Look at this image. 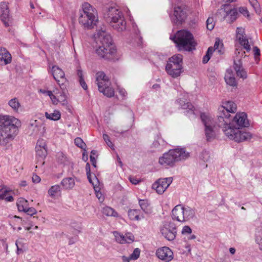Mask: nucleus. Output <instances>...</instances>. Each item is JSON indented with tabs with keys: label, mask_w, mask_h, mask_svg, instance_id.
Instances as JSON below:
<instances>
[{
	"label": "nucleus",
	"mask_w": 262,
	"mask_h": 262,
	"mask_svg": "<svg viewBox=\"0 0 262 262\" xmlns=\"http://www.w3.org/2000/svg\"><path fill=\"white\" fill-rule=\"evenodd\" d=\"M236 111V105L232 101L226 102L224 105L219 108V114L216 122V125L222 128L225 135L230 139L234 141H241L245 139V136H249L247 133L240 134L238 128H230V121L231 115L230 113H235Z\"/></svg>",
	"instance_id": "f257e3e1"
},
{
	"label": "nucleus",
	"mask_w": 262,
	"mask_h": 262,
	"mask_svg": "<svg viewBox=\"0 0 262 262\" xmlns=\"http://www.w3.org/2000/svg\"><path fill=\"white\" fill-rule=\"evenodd\" d=\"M96 43L95 52L101 58L105 60L114 59L116 49L113 43V40L110 34L106 32L105 27L103 26L97 31L94 35Z\"/></svg>",
	"instance_id": "f03ea898"
},
{
	"label": "nucleus",
	"mask_w": 262,
	"mask_h": 262,
	"mask_svg": "<svg viewBox=\"0 0 262 262\" xmlns=\"http://www.w3.org/2000/svg\"><path fill=\"white\" fill-rule=\"evenodd\" d=\"M20 126V121L15 117L0 115V145L7 148L17 135Z\"/></svg>",
	"instance_id": "7ed1b4c3"
},
{
	"label": "nucleus",
	"mask_w": 262,
	"mask_h": 262,
	"mask_svg": "<svg viewBox=\"0 0 262 262\" xmlns=\"http://www.w3.org/2000/svg\"><path fill=\"white\" fill-rule=\"evenodd\" d=\"M105 20L114 30L122 32L126 29V21L123 13L115 5H107L102 9Z\"/></svg>",
	"instance_id": "20e7f679"
},
{
	"label": "nucleus",
	"mask_w": 262,
	"mask_h": 262,
	"mask_svg": "<svg viewBox=\"0 0 262 262\" xmlns=\"http://www.w3.org/2000/svg\"><path fill=\"white\" fill-rule=\"evenodd\" d=\"M170 39L176 44L180 51L190 52L195 49L196 42L193 34L189 31L179 30L173 37H170Z\"/></svg>",
	"instance_id": "39448f33"
},
{
	"label": "nucleus",
	"mask_w": 262,
	"mask_h": 262,
	"mask_svg": "<svg viewBox=\"0 0 262 262\" xmlns=\"http://www.w3.org/2000/svg\"><path fill=\"white\" fill-rule=\"evenodd\" d=\"M189 157V153L184 148L170 149L159 158V163L164 167H172L177 162L185 160Z\"/></svg>",
	"instance_id": "423d86ee"
},
{
	"label": "nucleus",
	"mask_w": 262,
	"mask_h": 262,
	"mask_svg": "<svg viewBox=\"0 0 262 262\" xmlns=\"http://www.w3.org/2000/svg\"><path fill=\"white\" fill-rule=\"evenodd\" d=\"M95 13L96 10L92 5L88 3H83L79 11V23L85 28H93L98 20Z\"/></svg>",
	"instance_id": "0eeeda50"
},
{
	"label": "nucleus",
	"mask_w": 262,
	"mask_h": 262,
	"mask_svg": "<svg viewBox=\"0 0 262 262\" xmlns=\"http://www.w3.org/2000/svg\"><path fill=\"white\" fill-rule=\"evenodd\" d=\"M183 55L180 54L174 55L169 58L165 67L167 73L175 78L179 77L183 71Z\"/></svg>",
	"instance_id": "6e6552de"
},
{
	"label": "nucleus",
	"mask_w": 262,
	"mask_h": 262,
	"mask_svg": "<svg viewBox=\"0 0 262 262\" xmlns=\"http://www.w3.org/2000/svg\"><path fill=\"white\" fill-rule=\"evenodd\" d=\"M230 126V128H238L240 134H244V133H247L249 136H245V139H242L241 141H235L237 142H241L244 141L248 140L251 138V134L247 132H244L242 130L243 127H247L249 125V121L247 119V116L245 113H237L235 117L233 118L232 120L231 119L230 123H229Z\"/></svg>",
	"instance_id": "1a4fd4ad"
},
{
	"label": "nucleus",
	"mask_w": 262,
	"mask_h": 262,
	"mask_svg": "<svg viewBox=\"0 0 262 262\" xmlns=\"http://www.w3.org/2000/svg\"><path fill=\"white\" fill-rule=\"evenodd\" d=\"M96 75V81L99 92L107 97L114 96V90L110 86L109 79L106 76L104 73L103 72H98Z\"/></svg>",
	"instance_id": "9d476101"
},
{
	"label": "nucleus",
	"mask_w": 262,
	"mask_h": 262,
	"mask_svg": "<svg viewBox=\"0 0 262 262\" xmlns=\"http://www.w3.org/2000/svg\"><path fill=\"white\" fill-rule=\"evenodd\" d=\"M200 118L205 126V134L207 141H211L215 137L214 121L211 116L204 113L201 114Z\"/></svg>",
	"instance_id": "9b49d317"
},
{
	"label": "nucleus",
	"mask_w": 262,
	"mask_h": 262,
	"mask_svg": "<svg viewBox=\"0 0 262 262\" xmlns=\"http://www.w3.org/2000/svg\"><path fill=\"white\" fill-rule=\"evenodd\" d=\"M229 5L225 4L222 6V8L216 12V16L221 19L224 20L226 19L229 23H232L236 20L238 13L237 10L235 8L230 9L229 11L226 10V8L228 7Z\"/></svg>",
	"instance_id": "f8f14e48"
},
{
	"label": "nucleus",
	"mask_w": 262,
	"mask_h": 262,
	"mask_svg": "<svg viewBox=\"0 0 262 262\" xmlns=\"http://www.w3.org/2000/svg\"><path fill=\"white\" fill-rule=\"evenodd\" d=\"M160 232L165 239L169 241H173L177 233L176 225L173 222L166 223L161 227Z\"/></svg>",
	"instance_id": "ddd939ff"
},
{
	"label": "nucleus",
	"mask_w": 262,
	"mask_h": 262,
	"mask_svg": "<svg viewBox=\"0 0 262 262\" xmlns=\"http://www.w3.org/2000/svg\"><path fill=\"white\" fill-rule=\"evenodd\" d=\"M187 13L184 7H175L173 15L171 16L172 22L177 25H181L186 19Z\"/></svg>",
	"instance_id": "4468645a"
},
{
	"label": "nucleus",
	"mask_w": 262,
	"mask_h": 262,
	"mask_svg": "<svg viewBox=\"0 0 262 262\" xmlns=\"http://www.w3.org/2000/svg\"><path fill=\"white\" fill-rule=\"evenodd\" d=\"M172 178H161L157 180L152 185L153 189L160 194L164 193L172 182Z\"/></svg>",
	"instance_id": "2eb2a0df"
},
{
	"label": "nucleus",
	"mask_w": 262,
	"mask_h": 262,
	"mask_svg": "<svg viewBox=\"0 0 262 262\" xmlns=\"http://www.w3.org/2000/svg\"><path fill=\"white\" fill-rule=\"evenodd\" d=\"M36 157L40 159V162L42 164L44 162H42L47 155V148L46 141L42 139L38 140L35 147Z\"/></svg>",
	"instance_id": "dca6fc26"
},
{
	"label": "nucleus",
	"mask_w": 262,
	"mask_h": 262,
	"mask_svg": "<svg viewBox=\"0 0 262 262\" xmlns=\"http://www.w3.org/2000/svg\"><path fill=\"white\" fill-rule=\"evenodd\" d=\"M156 254L159 259L165 262H169L173 258L172 251L167 247H163L158 249Z\"/></svg>",
	"instance_id": "f3484780"
},
{
	"label": "nucleus",
	"mask_w": 262,
	"mask_h": 262,
	"mask_svg": "<svg viewBox=\"0 0 262 262\" xmlns=\"http://www.w3.org/2000/svg\"><path fill=\"white\" fill-rule=\"evenodd\" d=\"M0 17L6 27L10 26L11 20L8 3L2 2L0 4Z\"/></svg>",
	"instance_id": "a211bd4d"
},
{
	"label": "nucleus",
	"mask_w": 262,
	"mask_h": 262,
	"mask_svg": "<svg viewBox=\"0 0 262 262\" xmlns=\"http://www.w3.org/2000/svg\"><path fill=\"white\" fill-rule=\"evenodd\" d=\"M52 73L54 78L60 85L61 89H63L64 88L62 86H63L64 83L67 81L64 72L58 67L54 66L52 67Z\"/></svg>",
	"instance_id": "6ab92c4d"
},
{
	"label": "nucleus",
	"mask_w": 262,
	"mask_h": 262,
	"mask_svg": "<svg viewBox=\"0 0 262 262\" xmlns=\"http://www.w3.org/2000/svg\"><path fill=\"white\" fill-rule=\"evenodd\" d=\"M233 68L236 72L237 76L243 79L247 78V72L243 67V63L241 59L234 60Z\"/></svg>",
	"instance_id": "aec40b11"
},
{
	"label": "nucleus",
	"mask_w": 262,
	"mask_h": 262,
	"mask_svg": "<svg viewBox=\"0 0 262 262\" xmlns=\"http://www.w3.org/2000/svg\"><path fill=\"white\" fill-rule=\"evenodd\" d=\"M183 206L182 205L176 206L172 210V219L180 222H184V220H183Z\"/></svg>",
	"instance_id": "412c9836"
},
{
	"label": "nucleus",
	"mask_w": 262,
	"mask_h": 262,
	"mask_svg": "<svg viewBox=\"0 0 262 262\" xmlns=\"http://www.w3.org/2000/svg\"><path fill=\"white\" fill-rule=\"evenodd\" d=\"M12 57L10 53L5 48H0V64L6 65L11 62Z\"/></svg>",
	"instance_id": "4be33fe9"
},
{
	"label": "nucleus",
	"mask_w": 262,
	"mask_h": 262,
	"mask_svg": "<svg viewBox=\"0 0 262 262\" xmlns=\"http://www.w3.org/2000/svg\"><path fill=\"white\" fill-rule=\"evenodd\" d=\"M183 220H184V222L193 219L195 215V210L188 206H183Z\"/></svg>",
	"instance_id": "5701e85b"
},
{
	"label": "nucleus",
	"mask_w": 262,
	"mask_h": 262,
	"mask_svg": "<svg viewBox=\"0 0 262 262\" xmlns=\"http://www.w3.org/2000/svg\"><path fill=\"white\" fill-rule=\"evenodd\" d=\"M178 103L184 110H187V114H194V106L191 103L184 99H180L177 100Z\"/></svg>",
	"instance_id": "b1692460"
},
{
	"label": "nucleus",
	"mask_w": 262,
	"mask_h": 262,
	"mask_svg": "<svg viewBox=\"0 0 262 262\" xmlns=\"http://www.w3.org/2000/svg\"><path fill=\"white\" fill-rule=\"evenodd\" d=\"M94 180L95 182L91 183V184L93 186L96 196L100 201L102 202L103 201L104 198L102 196V193L100 192V188L99 187V182L98 178L95 176H94Z\"/></svg>",
	"instance_id": "393cba45"
},
{
	"label": "nucleus",
	"mask_w": 262,
	"mask_h": 262,
	"mask_svg": "<svg viewBox=\"0 0 262 262\" xmlns=\"http://www.w3.org/2000/svg\"><path fill=\"white\" fill-rule=\"evenodd\" d=\"M114 235L117 242L120 244L129 243L131 241L130 236L125 237L123 234H121L117 231L113 232Z\"/></svg>",
	"instance_id": "a878e982"
},
{
	"label": "nucleus",
	"mask_w": 262,
	"mask_h": 262,
	"mask_svg": "<svg viewBox=\"0 0 262 262\" xmlns=\"http://www.w3.org/2000/svg\"><path fill=\"white\" fill-rule=\"evenodd\" d=\"M16 204L18 208V210L19 211L24 212V211H25L26 209H27V208L29 207L28 201L23 198H19L17 200Z\"/></svg>",
	"instance_id": "bb28decb"
},
{
	"label": "nucleus",
	"mask_w": 262,
	"mask_h": 262,
	"mask_svg": "<svg viewBox=\"0 0 262 262\" xmlns=\"http://www.w3.org/2000/svg\"><path fill=\"white\" fill-rule=\"evenodd\" d=\"M61 184L67 189H72L75 185L74 179L71 177L63 179Z\"/></svg>",
	"instance_id": "cd10ccee"
},
{
	"label": "nucleus",
	"mask_w": 262,
	"mask_h": 262,
	"mask_svg": "<svg viewBox=\"0 0 262 262\" xmlns=\"http://www.w3.org/2000/svg\"><path fill=\"white\" fill-rule=\"evenodd\" d=\"M241 46H242L247 51H250L251 50L250 46L249 44V41L246 35L242 36L237 38Z\"/></svg>",
	"instance_id": "c85d7f7f"
},
{
	"label": "nucleus",
	"mask_w": 262,
	"mask_h": 262,
	"mask_svg": "<svg viewBox=\"0 0 262 262\" xmlns=\"http://www.w3.org/2000/svg\"><path fill=\"white\" fill-rule=\"evenodd\" d=\"M45 116L47 119L50 120L57 121L60 119V113L58 111L55 110L53 113H45Z\"/></svg>",
	"instance_id": "c756f323"
},
{
	"label": "nucleus",
	"mask_w": 262,
	"mask_h": 262,
	"mask_svg": "<svg viewBox=\"0 0 262 262\" xmlns=\"http://www.w3.org/2000/svg\"><path fill=\"white\" fill-rule=\"evenodd\" d=\"M255 242L258 245L259 249L262 251V228L257 229L256 231Z\"/></svg>",
	"instance_id": "7c9ffc66"
},
{
	"label": "nucleus",
	"mask_w": 262,
	"mask_h": 262,
	"mask_svg": "<svg viewBox=\"0 0 262 262\" xmlns=\"http://www.w3.org/2000/svg\"><path fill=\"white\" fill-rule=\"evenodd\" d=\"M102 213L103 214L106 216H117L118 215V213L115 210L108 206H106L104 207L102 209Z\"/></svg>",
	"instance_id": "2f4dec72"
},
{
	"label": "nucleus",
	"mask_w": 262,
	"mask_h": 262,
	"mask_svg": "<svg viewBox=\"0 0 262 262\" xmlns=\"http://www.w3.org/2000/svg\"><path fill=\"white\" fill-rule=\"evenodd\" d=\"M61 191L60 186L59 185L52 186L48 190L49 195L54 198L55 195Z\"/></svg>",
	"instance_id": "473e14b6"
},
{
	"label": "nucleus",
	"mask_w": 262,
	"mask_h": 262,
	"mask_svg": "<svg viewBox=\"0 0 262 262\" xmlns=\"http://www.w3.org/2000/svg\"><path fill=\"white\" fill-rule=\"evenodd\" d=\"M77 75L79 78V82L81 86L84 90H87L88 86L83 79L82 71L80 69L77 70Z\"/></svg>",
	"instance_id": "72a5a7b5"
},
{
	"label": "nucleus",
	"mask_w": 262,
	"mask_h": 262,
	"mask_svg": "<svg viewBox=\"0 0 262 262\" xmlns=\"http://www.w3.org/2000/svg\"><path fill=\"white\" fill-rule=\"evenodd\" d=\"M9 105L15 112H17L20 104L16 98H14L9 101Z\"/></svg>",
	"instance_id": "f704fd0d"
},
{
	"label": "nucleus",
	"mask_w": 262,
	"mask_h": 262,
	"mask_svg": "<svg viewBox=\"0 0 262 262\" xmlns=\"http://www.w3.org/2000/svg\"><path fill=\"white\" fill-rule=\"evenodd\" d=\"M225 80L228 85L231 86H236L237 85V82L234 76L225 75Z\"/></svg>",
	"instance_id": "c9c22d12"
},
{
	"label": "nucleus",
	"mask_w": 262,
	"mask_h": 262,
	"mask_svg": "<svg viewBox=\"0 0 262 262\" xmlns=\"http://www.w3.org/2000/svg\"><path fill=\"white\" fill-rule=\"evenodd\" d=\"M223 43H221L220 40L217 39L216 40L213 48V49H214L215 52H217L218 53V54H222L223 53V52L222 51L221 49H220V47H221V48L223 47Z\"/></svg>",
	"instance_id": "e433bc0d"
},
{
	"label": "nucleus",
	"mask_w": 262,
	"mask_h": 262,
	"mask_svg": "<svg viewBox=\"0 0 262 262\" xmlns=\"http://www.w3.org/2000/svg\"><path fill=\"white\" fill-rule=\"evenodd\" d=\"M215 25L213 18L212 17H209L206 20V27L207 29L210 31L212 30Z\"/></svg>",
	"instance_id": "4c0bfd02"
},
{
	"label": "nucleus",
	"mask_w": 262,
	"mask_h": 262,
	"mask_svg": "<svg viewBox=\"0 0 262 262\" xmlns=\"http://www.w3.org/2000/svg\"><path fill=\"white\" fill-rule=\"evenodd\" d=\"M139 204L141 209L145 212H147V207H148V201L146 200H139Z\"/></svg>",
	"instance_id": "58836bf2"
},
{
	"label": "nucleus",
	"mask_w": 262,
	"mask_h": 262,
	"mask_svg": "<svg viewBox=\"0 0 262 262\" xmlns=\"http://www.w3.org/2000/svg\"><path fill=\"white\" fill-rule=\"evenodd\" d=\"M56 158L58 162L61 164H64L67 161L66 155L62 152H59L56 155Z\"/></svg>",
	"instance_id": "ea45409f"
},
{
	"label": "nucleus",
	"mask_w": 262,
	"mask_h": 262,
	"mask_svg": "<svg viewBox=\"0 0 262 262\" xmlns=\"http://www.w3.org/2000/svg\"><path fill=\"white\" fill-rule=\"evenodd\" d=\"M249 3L252 7L254 9L256 13H259L260 10L259 8V5L257 0H249Z\"/></svg>",
	"instance_id": "a19ab883"
},
{
	"label": "nucleus",
	"mask_w": 262,
	"mask_h": 262,
	"mask_svg": "<svg viewBox=\"0 0 262 262\" xmlns=\"http://www.w3.org/2000/svg\"><path fill=\"white\" fill-rule=\"evenodd\" d=\"M58 101L61 102L62 105L68 107V102L66 100L65 92H62V94H60L58 98Z\"/></svg>",
	"instance_id": "79ce46f5"
},
{
	"label": "nucleus",
	"mask_w": 262,
	"mask_h": 262,
	"mask_svg": "<svg viewBox=\"0 0 262 262\" xmlns=\"http://www.w3.org/2000/svg\"><path fill=\"white\" fill-rule=\"evenodd\" d=\"M74 143L77 146L80 147L81 149H83L85 146V144L84 142L79 137L76 138L74 140Z\"/></svg>",
	"instance_id": "37998d69"
},
{
	"label": "nucleus",
	"mask_w": 262,
	"mask_h": 262,
	"mask_svg": "<svg viewBox=\"0 0 262 262\" xmlns=\"http://www.w3.org/2000/svg\"><path fill=\"white\" fill-rule=\"evenodd\" d=\"M200 158L204 162L208 161L210 158L209 152L206 150L203 151L200 155Z\"/></svg>",
	"instance_id": "c03bdc74"
},
{
	"label": "nucleus",
	"mask_w": 262,
	"mask_h": 262,
	"mask_svg": "<svg viewBox=\"0 0 262 262\" xmlns=\"http://www.w3.org/2000/svg\"><path fill=\"white\" fill-rule=\"evenodd\" d=\"M85 170H86V175H87V177H88V179L89 180V181L90 182V183H92L93 182H95V181L94 180V179H92L91 178V167H90V165L89 163H87L86 164V166H85Z\"/></svg>",
	"instance_id": "a18cd8bd"
},
{
	"label": "nucleus",
	"mask_w": 262,
	"mask_h": 262,
	"mask_svg": "<svg viewBox=\"0 0 262 262\" xmlns=\"http://www.w3.org/2000/svg\"><path fill=\"white\" fill-rule=\"evenodd\" d=\"M16 246L17 247V254H19L24 252L25 249L23 248V245L21 242L17 240L15 242Z\"/></svg>",
	"instance_id": "49530a36"
},
{
	"label": "nucleus",
	"mask_w": 262,
	"mask_h": 262,
	"mask_svg": "<svg viewBox=\"0 0 262 262\" xmlns=\"http://www.w3.org/2000/svg\"><path fill=\"white\" fill-rule=\"evenodd\" d=\"M253 50L254 52L255 59L257 61V62H258V61L259 60V58L258 57L260 55V50L257 47L255 46L253 47Z\"/></svg>",
	"instance_id": "de8ad7c7"
},
{
	"label": "nucleus",
	"mask_w": 262,
	"mask_h": 262,
	"mask_svg": "<svg viewBox=\"0 0 262 262\" xmlns=\"http://www.w3.org/2000/svg\"><path fill=\"white\" fill-rule=\"evenodd\" d=\"M141 250L140 249L137 248H135L132 252V260L137 259L140 255Z\"/></svg>",
	"instance_id": "09e8293b"
},
{
	"label": "nucleus",
	"mask_w": 262,
	"mask_h": 262,
	"mask_svg": "<svg viewBox=\"0 0 262 262\" xmlns=\"http://www.w3.org/2000/svg\"><path fill=\"white\" fill-rule=\"evenodd\" d=\"M103 138L104 140L105 141L108 146H109L112 149H114L113 143L110 141L108 136L105 134H104L103 135Z\"/></svg>",
	"instance_id": "8fccbe9b"
},
{
	"label": "nucleus",
	"mask_w": 262,
	"mask_h": 262,
	"mask_svg": "<svg viewBox=\"0 0 262 262\" xmlns=\"http://www.w3.org/2000/svg\"><path fill=\"white\" fill-rule=\"evenodd\" d=\"M236 38L241 37L242 36L246 35L245 33V29L242 27H237L236 28Z\"/></svg>",
	"instance_id": "3c124183"
},
{
	"label": "nucleus",
	"mask_w": 262,
	"mask_h": 262,
	"mask_svg": "<svg viewBox=\"0 0 262 262\" xmlns=\"http://www.w3.org/2000/svg\"><path fill=\"white\" fill-rule=\"evenodd\" d=\"M24 212L26 213L27 214L29 215H33V214H35L36 213L37 211L36 210L33 208V207H28L27 209H26L25 211H24Z\"/></svg>",
	"instance_id": "603ef678"
},
{
	"label": "nucleus",
	"mask_w": 262,
	"mask_h": 262,
	"mask_svg": "<svg viewBox=\"0 0 262 262\" xmlns=\"http://www.w3.org/2000/svg\"><path fill=\"white\" fill-rule=\"evenodd\" d=\"M8 191L5 188L0 189V200H4L6 198Z\"/></svg>",
	"instance_id": "864d4df0"
},
{
	"label": "nucleus",
	"mask_w": 262,
	"mask_h": 262,
	"mask_svg": "<svg viewBox=\"0 0 262 262\" xmlns=\"http://www.w3.org/2000/svg\"><path fill=\"white\" fill-rule=\"evenodd\" d=\"M239 12L242 14L244 16L246 17L249 16V12L247 9L245 7H241L239 8Z\"/></svg>",
	"instance_id": "5fc2aeb1"
},
{
	"label": "nucleus",
	"mask_w": 262,
	"mask_h": 262,
	"mask_svg": "<svg viewBox=\"0 0 262 262\" xmlns=\"http://www.w3.org/2000/svg\"><path fill=\"white\" fill-rule=\"evenodd\" d=\"M192 232V230L190 228V227L188 226H185L183 227L182 230V234H190Z\"/></svg>",
	"instance_id": "6e6d98bb"
},
{
	"label": "nucleus",
	"mask_w": 262,
	"mask_h": 262,
	"mask_svg": "<svg viewBox=\"0 0 262 262\" xmlns=\"http://www.w3.org/2000/svg\"><path fill=\"white\" fill-rule=\"evenodd\" d=\"M32 179L33 182L35 183H38L41 180L40 177L36 174H33L32 176Z\"/></svg>",
	"instance_id": "4d7b16f0"
},
{
	"label": "nucleus",
	"mask_w": 262,
	"mask_h": 262,
	"mask_svg": "<svg viewBox=\"0 0 262 262\" xmlns=\"http://www.w3.org/2000/svg\"><path fill=\"white\" fill-rule=\"evenodd\" d=\"M210 55L209 54H207V53H206V55L203 57V63H206L208 62V61L209 60V59H210Z\"/></svg>",
	"instance_id": "13d9d810"
},
{
	"label": "nucleus",
	"mask_w": 262,
	"mask_h": 262,
	"mask_svg": "<svg viewBox=\"0 0 262 262\" xmlns=\"http://www.w3.org/2000/svg\"><path fill=\"white\" fill-rule=\"evenodd\" d=\"M90 161L92 163V165L94 167H96V160L95 158L94 157V156H93L92 155H90Z\"/></svg>",
	"instance_id": "bf43d9fd"
},
{
	"label": "nucleus",
	"mask_w": 262,
	"mask_h": 262,
	"mask_svg": "<svg viewBox=\"0 0 262 262\" xmlns=\"http://www.w3.org/2000/svg\"><path fill=\"white\" fill-rule=\"evenodd\" d=\"M123 262H129L131 259V255H130L128 257H126L125 256H123L122 257Z\"/></svg>",
	"instance_id": "052dcab7"
},
{
	"label": "nucleus",
	"mask_w": 262,
	"mask_h": 262,
	"mask_svg": "<svg viewBox=\"0 0 262 262\" xmlns=\"http://www.w3.org/2000/svg\"><path fill=\"white\" fill-rule=\"evenodd\" d=\"M215 51L214 50V49H213V47H209L207 51V52L206 53L207 54H209L210 55V56H211V55L213 53V52Z\"/></svg>",
	"instance_id": "680f3d73"
},
{
	"label": "nucleus",
	"mask_w": 262,
	"mask_h": 262,
	"mask_svg": "<svg viewBox=\"0 0 262 262\" xmlns=\"http://www.w3.org/2000/svg\"><path fill=\"white\" fill-rule=\"evenodd\" d=\"M50 98L54 104H57V102H58V99L56 98L55 95H53Z\"/></svg>",
	"instance_id": "e2e57ef3"
},
{
	"label": "nucleus",
	"mask_w": 262,
	"mask_h": 262,
	"mask_svg": "<svg viewBox=\"0 0 262 262\" xmlns=\"http://www.w3.org/2000/svg\"><path fill=\"white\" fill-rule=\"evenodd\" d=\"M141 180L140 179L138 180L136 178H132V184L137 185L139 184Z\"/></svg>",
	"instance_id": "0e129e2a"
},
{
	"label": "nucleus",
	"mask_w": 262,
	"mask_h": 262,
	"mask_svg": "<svg viewBox=\"0 0 262 262\" xmlns=\"http://www.w3.org/2000/svg\"><path fill=\"white\" fill-rule=\"evenodd\" d=\"M225 75H231V76H234L233 72L231 69H227L226 71V74Z\"/></svg>",
	"instance_id": "69168bd1"
},
{
	"label": "nucleus",
	"mask_w": 262,
	"mask_h": 262,
	"mask_svg": "<svg viewBox=\"0 0 262 262\" xmlns=\"http://www.w3.org/2000/svg\"><path fill=\"white\" fill-rule=\"evenodd\" d=\"M36 121H37L36 120H35L33 122H30V128H33L34 126L35 127H37L38 124H37V122H36Z\"/></svg>",
	"instance_id": "338daca9"
},
{
	"label": "nucleus",
	"mask_w": 262,
	"mask_h": 262,
	"mask_svg": "<svg viewBox=\"0 0 262 262\" xmlns=\"http://www.w3.org/2000/svg\"><path fill=\"white\" fill-rule=\"evenodd\" d=\"M7 202H12L13 201V198L12 195L6 196V198L4 199Z\"/></svg>",
	"instance_id": "774afa93"
}]
</instances>
